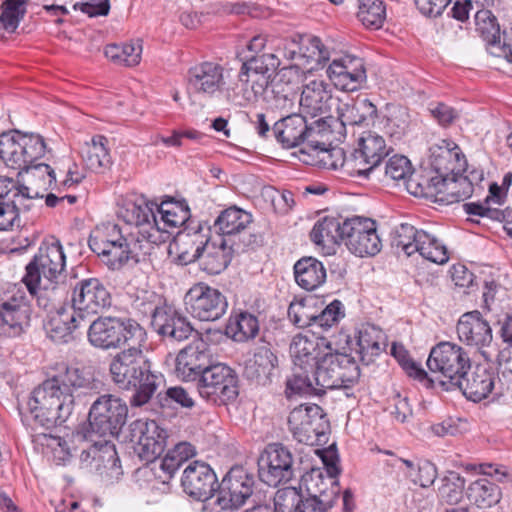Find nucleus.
<instances>
[{
	"label": "nucleus",
	"instance_id": "obj_1",
	"mask_svg": "<svg viewBox=\"0 0 512 512\" xmlns=\"http://www.w3.org/2000/svg\"><path fill=\"white\" fill-rule=\"evenodd\" d=\"M86 332L89 343L100 350H118L111 359L109 371L112 381L121 389L133 390L132 407L149 403L163 376L153 370V364L143 351L146 332L134 319L128 317L99 316L90 321Z\"/></svg>",
	"mask_w": 512,
	"mask_h": 512
},
{
	"label": "nucleus",
	"instance_id": "obj_2",
	"mask_svg": "<svg viewBox=\"0 0 512 512\" xmlns=\"http://www.w3.org/2000/svg\"><path fill=\"white\" fill-rule=\"evenodd\" d=\"M126 403L112 394L99 396L89 410L88 426L84 423L72 432L70 442L78 446L66 447V458L76 456L78 448L80 468L113 482L123 474L115 444L106 437L118 436L126 423Z\"/></svg>",
	"mask_w": 512,
	"mask_h": 512
},
{
	"label": "nucleus",
	"instance_id": "obj_3",
	"mask_svg": "<svg viewBox=\"0 0 512 512\" xmlns=\"http://www.w3.org/2000/svg\"><path fill=\"white\" fill-rule=\"evenodd\" d=\"M330 125L322 118L309 122L301 114H291L277 121L273 126V134L283 148H294L302 145L298 151V159L307 165L318 162V156L326 152L323 138L330 133Z\"/></svg>",
	"mask_w": 512,
	"mask_h": 512
},
{
	"label": "nucleus",
	"instance_id": "obj_4",
	"mask_svg": "<svg viewBox=\"0 0 512 512\" xmlns=\"http://www.w3.org/2000/svg\"><path fill=\"white\" fill-rule=\"evenodd\" d=\"M72 314L66 322V343L71 340L83 339L91 316L111 305V295L107 288L96 278L78 282L72 294Z\"/></svg>",
	"mask_w": 512,
	"mask_h": 512
},
{
	"label": "nucleus",
	"instance_id": "obj_5",
	"mask_svg": "<svg viewBox=\"0 0 512 512\" xmlns=\"http://www.w3.org/2000/svg\"><path fill=\"white\" fill-rule=\"evenodd\" d=\"M360 377V369L355 356L345 353H326L309 375L310 387L302 394L322 396L327 390L349 388Z\"/></svg>",
	"mask_w": 512,
	"mask_h": 512
},
{
	"label": "nucleus",
	"instance_id": "obj_6",
	"mask_svg": "<svg viewBox=\"0 0 512 512\" xmlns=\"http://www.w3.org/2000/svg\"><path fill=\"white\" fill-rule=\"evenodd\" d=\"M268 50L270 54L277 56L279 67L283 60H297L295 65L289 67L300 68L303 73L320 69L330 58L328 49L320 38L315 36L304 38L295 35L287 38H272Z\"/></svg>",
	"mask_w": 512,
	"mask_h": 512
},
{
	"label": "nucleus",
	"instance_id": "obj_7",
	"mask_svg": "<svg viewBox=\"0 0 512 512\" xmlns=\"http://www.w3.org/2000/svg\"><path fill=\"white\" fill-rule=\"evenodd\" d=\"M427 366L432 373L429 384L438 385L445 391H454L471 362L466 352L458 345L441 342L433 347L427 359Z\"/></svg>",
	"mask_w": 512,
	"mask_h": 512
},
{
	"label": "nucleus",
	"instance_id": "obj_8",
	"mask_svg": "<svg viewBox=\"0 0 512 512\" xmlns=\"http://www.w3.org/2000/svg\"><path fill=\"white\" fill-rule=\"evenodd\" d=\"M45 153L46 143L40 134L14 129L0 135V160L7 168L17 170L18 177Z\"/></svg>",
	"mask_w": 512,
	"mask_h": 512
},
{
	"label": "nucleus",
	"instance_id": "obj_9",
	"mask_svg": "<svg viewBox=\"0 0 512 512\" xmlns=\"http://www.w3.org/2000/svg\"><path fill=\"white\" fill-rule=\"evenodd\" d=\"M64 270V251L59 239L51 237L39 248L38 254L26 266L23 282L31 295H36L41 287L42 276L46 280L45 290L55 289L57 279Z\"/></svg>",
	"mask_w": 512,
	"mask_h": 512
},
{
	"label": "nucleus",
	"instance_id": "obj_10",
	"mask_svg": "<svg viewBox=\"0 0 512 512\" xmlns=\"http://www.w3.org/2000/svg\"><path fill=\"white\" fill-rule=\"evenodd\" d=\"M293 359V372L286 381V394H302L305 387H310L309 375L323 357L321 344L314 335L302 333L295 335L290 344Z\"/></svg>",
	"mask_w": 512,
	"mask_h": 512
},
{
	"label": "nucleus",
	"instance_id": "obj_11",
	"mask_svg": "<svg viewBox=\"0 0 512 512\" xmlns=\"http://www.w3.org/2000/svg\"><path fill=\"white\" fill-rule=\"evenodd\" d=\"M61 375H53L36 387L28 400V408L35 420L46 428L62 426L64 419L61 410L64 407Z\"/></svg>",
	"mask_w": 512,
	"mask_h": 512
},
{
	"label": "nucleus",
	"instance_id": "obj_12",
	"mask_svg": "<svg viewBox=\"0 0 512 512\" xmlns=\"http://www.w3.org/2000/svg\"><path fill=\"white\" fill-rule=\"evenodd\" d=\"M199 395L216 405L226 404L238 396V377L225 364L211 365L204 371L197 383Z\"/></svg>",
	"mask_w": 512,
	"mask_h": 512
},
{
	"label": "nucleus",
	"instance_id": "obj_13",
	"mask_svg": "<svg viewBox=\"0 0 512 512\" xmlns=\"http://www.w3.org/2000/svg\"><path fill=\"white\" fill-rule=\"evenodd\" d=\"M289 429L300 443L314 445L322 440L329 428L323 409L317 404H302L288 416Z\"/></svg>",
	"mask_w": 512,
	"mask_h": 512
},
{
	"label": "nucleus",
	"instance_id": "obj_14",
	"mask_svg": "<svg viewBox=\"0 0 512 512\" xmlns=\"http://www.w3.org/2000/svg\"><path fill=\"white\" fill-rule=\"evenodd\" d=\"M186 311L200 321H216L227 311L226 297L203 282L194 284L184 296Z\"/></svg>",
	"mask_w": 512,
	"mask_h": 512
},
{
	"label": "nucleus",
	"instance_id": "obj_15",
	"mask_svg": "<svg viewBox=\"0 0 512 512\" xmlns=\"http://www.w3.org/2000/svg\"><path fill=\"white\" fill-rule=\"evenodd\" d=\"M291 450L281 443L269 444L259 460V478L269 486L285 484L295 477Z\"/></svg>",
	"mask_w": 512,
	"mask_h": 512
},
{
	"label": "nucleus",
	"instance_id": "obj_16",
	"mask_svg": "<svg viewBox=\"0 0 512 512\" xmlns=\"http://www.w3.org/2000/svg\"><path fill=\"white\" fill-rule=\"evenodd\" d=\"M343 244L360 257L375 256L381 251L382 242L377 233L376 222L370 218L354 216L346 218Z\"/></svg>",
	"mask_w": 512,
	"mask_h": 512
},
{
	"label": "nucleus",
	"instance_id": "obj_17",
	"mask_svg": "<svg viewBox=\"0 0 512 512\" xmlns=\"http://www.w3.org/2000/svg\"><path fill=\"white\" fill-rule=\"evenodd\" d=\"M166 431L154 420L138 419L129 425V438L134 443V450L147 463L157 465V458L166 446Z\"/></svg>",
	"mask_w": 512,
	"mask_h": 512
},
{
	"label": "nucleus",
	"instance_id": "obj_18",
	"mask_svg": "<svg viewBox=\"0 0 512 512\" xmlns=\"http://www.w3.org/2000/svg\"><path fill=\"white\" fill-rule=\"evenodd\" d=\"M457 334L462 343L476 349L485 361H493L492 328L479 311L467 312L460 317L457 323Z\"/></svg>",
	"mask_w": 512,
	"mask_h": 512
},
{
	"label": "nucleus",
	"instance_id": "obj_19",
	"mask_svg": "<svg viewBox=\"0 0 512 512\" xmlns=\"http://www.w3.org/2000/svg\"><path fill=\"white\" fill-rule=\"evenodd\" d=\"M181 485L196 500H208L217 491L218 480L213 469L201 461H193L183 471Z\"/></svg>",
	"mask_w": 512,
	"mask_h": 512
},
{
	"label": "nucleus",
	"instance_id": "obj_20",
	"mask_svg": "<svg viewBox=\"0 0 512 512\" xmlns=\"http://www.w3.org/2000/svg\"><path fill=\"white\" fill-rule=\"evenodd\" d=\"M327 74L336 88L350 92L360 89L367 79L363 59L350 55L333 60Z\"/></svg>",
	"mask_w": 512,
	"mask_h": 512
},
{
	"label": "nucleus",
	"instance_id": "obj_21",
	"mask_svg": "<svg viewBox=\"0 0 512 512\" xmlns=\"http://www.w3.org/2000/svg\"><path fill=\"white\" fill-rule=\"evenodd\" d=\"M329 85L323 80H313L303 86L299 105L300 113L308 121L322 118L327 123L333 97Z\"/></svg>",
	"mask_w": 512,
	"mask_h": 512
},
{
	"label": "nucleus",
	"instance_id": "obj_22",
	"mask_svg": "<svg viewBox=\"0 0 512 512\" xmlns=\"http://www.w3.org/2000/svg\"><path fill=\"white\" fill-rule=\"evenodd\" d=\"M495 372L491 366L477 364L472 370L467 369L461 378V384L456 383L455 390L473 402H479L489 396L495 389Z\"/></svg>",
	"mask_w": 512,
	"mask_h": 512
},
{
	"label": "nucleus",
	"instance_id": "obj_23",
	"mask_svg": "<svg viewBox=\"0 0 512 512\" xmlns=\"http://www.w3.org/2000/svg\"><path fill=\"white\" fill-rule=\"evenodd\" d=\"M117 215L126 224L138 228V233L145 237H151L153 230L161 229L155 214V203L144 198L126 202L119 208Z\"/></svg>",
	"mask_w": 512,
	"mask_h": 512
},
{
	"label": "nucleus",
	"instance_id": "obj_24",
	"mask_svg": "<svg viewBox=\"0 0 512 512\" xmlns=\"http://www.w3.org/2000/svg\"><path fill=\"white\" fill-rule=\"evenodd\" d=\"M429 162L435 174L447 177L461 171L465 163L459 146L449 139H440L429 147Z\"/></svg>",
	"mask_w": 512,
	"mask_h": 512
},
{
	"label": "nucleus",
	"instance_id": "obj_25",
	"mask_svg": "<svg viewBox=\"0 0 512 512\" xmlns=\"http://www.w3.org/2000/svg\"><path fill=\"white\" fill-rule=\"evenodd\" d=\"M339 472V468L335 464L327 465L329 476H324L320 469L313 468L301 476V485L305 487L308 497L319 499L327 497L331 502L336 503L340 488L334 478Z\"/></svg>",
	"mask_w": 512,
	"mask_h": 512
},
{
	"label": "nucleus",
	"instance_id": "obj_26",
	"mask_svg": "<svg viewBox=\"0 0 512 512\" xmlns=\"http://www.w3.org/2000/svg\"><path fill=\"white\" fill-rule=\"evenodd\" d=\"M152 329L160 336L175 342L188 339L195 331L186 316L168 306L163 312L156 314Z\"/></svg>",
	"mask_w": 512,
	"mask_h": 512
},
{
	"label": "nucleus",
	"instance_id": "obj_27",
	"mask_svg": "<svg viewBox=\"0 0 512 512\" xmlns=\"http://www.w3.org/2000/svg\"><path fill=\"white\" fill-rule=\"evenodd\" d=\"M255 485L253 475L243 467H233L217 485V491L233 503L242 506L251 497Z\"/></svg>",
	"mask_w": 512,
	"mask_h": 512
},
{
	"label": "nucleus",
	"instance_id": "obj_28",
	"mask_svg": "<svg viewBox=\"0 0 512 512\" xmlns=\"http://www.w3.org/2000/svg\"><path fill=\"white\" fill-rule=\"evenodd\" d=\"M223 71L217 63H200L188 70V83L196 92L213 96L224 85Z\"/></svg>",
	"mask_w": 512,
	"mask_h": 512
},
{
	"label": "nucleus",
	"instance_id": "obj_29",
	"mask_svg": "<svg viewBox=\"0 0 512 512\" xmlns=\"http://www.w3.org/2000/svg\"><path fill=\"white\" fill-rule=\"evenodd\" d=\"M272 74L253 72L252 70L240 69L238 74L239 82L242 84V95L226 90V100L236 106H245L254 102L266 91Z\"/></svg>",
	"mask_w": 512,
	"mask_h": 512
},
{
	"label": "nucleus",
	"instance_id": "obj_30",
	"mask_svg": "<svg viewBox=\"0 0 512 512\" xmlns=\"http://www.w3.org/2000/svg\"><path fill=\"white\" fill-rule=\"evenodd\" d=\"M384 334L374 325H363L350 342V350L364 365H369L382 351Z\"/></svg>",
	"mask_w": 512,
	"mask_h": 512
},
{
	"label": "nucleus",
	"instance_id": "obj_31",
	"mask_svg": "<svg viewBox=\"0 0 512 512\" xmlns=\"http://www.w3.org/2000/svg\"><path fill=\"white\" fill-rule=\"evenodd\" d=\"M277 365V356L272 352L269 344H264L256 349L253 358L246 363L244 375L248 380L265 386L271 382Z\"/></svg>",
	"mask_w": 512,
	"mask_h": 512
},
{
	"label": "nucleus",
	"instance_id": "obj_32",
	"mask_svg": "<svg viewBox=\"0 0 512 512\" xmlns=\"http://www.w3.org/2000/svg\"><path fill=\"white\" fill-rule=\"evenodd\" d=\"M210 366L208 355L204 351L188 346L177 355L175 372L183 381H199Z\"/></svg>",
	"mask_w": 512,
	"mask_h": 512
},
{
	"label": "nucleus",
	"instance_id": "obj_33",
	"mask_svg": "<svg viewBox=\"0 0 512 512\" xmlns=\"http://www.w3.org/2000/svg\"><path fill=\"white\" fill-rule=\"evenodd\" d=\"M337 113L343 126L368 125L377 117V108L367 98L338 100Z\"/></svg>",
	"mask_w": 512,
	"mask_h": 512
},
{
	"label": "nucleus",
	"instance_id": "obj_34",
	"mask_svg": "<svg viewBox=\"0 0 512 512\" xmlns=\"http://www.w3.org/2000/svg\"><path fill=\"white\" fill-rule=\"evenodd\" d=\"M234 248L222 236L212 239L201 255V268L208 274L221 273L230 264Z\"/></svg>",
	"mask_w": 512,
	"mask_h": 512
},
{
	"label": "nucleus",
	"instance_id": "obj_35",
	"mask_svg": "<svg viewBox=\"0 0 512 512\" xmlns=\"http://www.w3.org/2000/svg\"><path fill=\"white\" fill-rule=\"evenodd\" d=\"M322 154L336 158V160L330 164L331 167L337 169L340 166L351 176L368 178L370 174L376 170V167L372 165L369 158L364 156L360 148L355 149L348 156L341 148H332L330 150L326 148V152H322Z\"/></svg>",
	"mask_w": 512,
	"mask_h": 512
},
{
	"label": "nucleus",
	"instance_id": "obj_36",
	"mask_svg": "<svg viewBox=\"0 0 512 512\" xmlns=\"http://www.w3.org/2000/svg\"><path fill=\"white\" fill-rule=\"evenodd\" d=\"M293 269L296 283L306 291H314L321 287L327 278L324 264L312 256L300 258Z\"/></svg>",
	"mask_w": 512,
	"mask_h": 512
},
{
	"label": "nucleus",
	"instance_id": "obj_37",
	"mask_svg": "<svg viewBox=\"0 0 512 512\" xmlns=\"http://www.w3.org/2000/svg\"><path fill=\"white\" fill-rule=\"evenodd\" d=\"M346 218L325 216L319 219L310 232V239L319 246L343 244Z\"/></svg>",
	"mask_w": 512,
	"mask_h": 512
},
{
	"label": "nucleus",
	"instance_id": "obj_38",
	"mask_svg": "<svg viewBox=\"0 0 512 512\" xmlns=\"http://www.w3.org/2000/svg\"><path fill=\"white\" fill-rule=\"evenodd\" d=\"M460 172L455 171L448 174L447 177H441L439 182L441 204L464 201L472 196L474 191L473 184L467 176L462 175Z\"/></svg>",
	"mask_w": 512,
	"mask_h": 512
},
{
	"label": "nucleus",
	"instance_id": "obj_39",
	"mask_svg": "<svg viewBox=\"0 0 512 512\" xmlns=\"http://www.w3.org/2000/svg\"><path fill=\"white\" fill-rule=\"evenodd\" d=\"M252 222V215L237 206H231L217 216L214 221V228L218 236H230L245 230Z\"/></svg>",
	"mask_w": 512,
	"mask_h": 512
},
{
	"label": "nucleus",
	"instance_id": "obj_40",
	"mask_svg": "<svg viewBox=\"0 0 512 512\" xmlns=\"http://www.w3.org/2000/svg\"><path fill=\"white\" fill-rule=\"evenodd\" d=\"M42 198V193L21 184L20 180L15 182L9 177H0V202H19L25 205V210H30L34 199Z\"/></svg>",
	"mask_w": 512,
	"mask_h": 512
},
{
	"label": "nucleus",
	"instance_id": "obj_41",
	"mask_svg": "<svg viewBox=\"0 0 512 512\" xmlns=\"http://www.w3.org/2000/svg\"><path fill=\"white\" fill-rule=\"evenodd\" d=\"M425 241H430L428 232L419 230L408 223H402L394 229L391 245L405 255L411 256L416 253L417 243L425 244Z\"/></svg>",
	"mask_w": 512,
	"mask_h": 512
},
{
	"label": "nucleus",
	"instance_id": "obj_42",
	"mask_svg": "<svg viewBox=\"0 0 512 512\" xmlns=\"http://www.w3.org/2000/svg\"><path fill=\"white\" fill-rule=\"evenodd\" d=\"M92 389L91 377L82 367H66V398L70 404H86Z\"/></svg>",
	"mask_w": 512,
	"mask_h": 512
},
{
	"label": "nucleus",
	"instance_id": "obj_43",
	"mask_svg": "<svg viewBox=\"0 0 512 512\" xmlns=\"http://www.w3.org/2000/svg\"><path fill=\"white\" fill-rule=\"evenodd\" d=\"M466 495L468 500L479 508H490L501 498L499 487L487 478H479L469 484Z\"/></svg>",
	"mask_w": 512,
	"mask_h": 512
},
{
	"label": "nucleus",
	"instance_id": "obj_44",
	"mask_svg": "<svg viewBox=\"0 0 512 512\" xmlns=\"http://www.w3.org/2000/svg\"><path fill=\"white\" fill-rule=\"evenodd\" d=\"M26 320L24 306L15 302H4L0 305V335H18L22 330V323Z\"/></svg>",
	"mask_w": 512,
	"mask_h": 512
},
{
	"label": "nucleus",
	"instance_id": "obj_45",
	"mask_svg": "<svg viewBox=\"0 0 512 512\" xmlns=\"http://www.w3.org/2000/svg\"><path fill=\"white\" fill-rule=\"evenodd\" d=\"M20 178H22V184L27 182L30 184L27 185L28 187H32L40 193L51 189L56 182L55 171L48 164L37 162L30 164ZM43 197L44 194H42Z\"/></svg>",
	"mask_w": 512,
	"mask_h": 512
},
{
	"label": "nucleus",
	"instance_id": "obj_46",
	"mask_svg": "<svg viewBox=\"0 0 512 512\" xmlns=\"http://www.w3.org/2000/svg\"><path fill=\"white\" fill-rule=\"evenodd\" d=\"M108 140L102 135L92 138L91 144L87 145L85 155L82 157L88 169L94 172H102L111 165V157L106 147Z\"/></svg>",
	"mask_w": 512,
	"mask_h": 512
},
{
	"label": "nucleus",
	"instance_id": "obj_47",
	"mask_svg": "<svg viewBox=\"0 0 512 512\" xmlns=\"http://www.w3.org/2000/svg\"><path fill=\"white\" fill-rule=\"evenodd\" d=\"M155 209L161 214L159 221L160 231L166 228L180 227L190 218V209L185 202L155 203Z\"/></svg>",
	"mask_w": 512,
	"mask_h": 512
},
{
	"label": "nucleus",
	"instance_id": "obj_48",
	"mask_svg": "<svg viewBox=\"0 0 512 512\" xmlns=\"http://www.w3.org/2000/svg\"><path fill=\"white\" fill-rule=\"evenodd\" d=\"M196 454L195 448L188 442H180L169 450L159 461V468L166 475L163 482L173 477L174 473Z\"/></svg>",
	"mask_w": 512,
	"mask_h": 512
},
{
	"label": "nucleus",
	"instance_id": "obj_49",
	"mask_svg": "<svg viewBox=\"0 0 512 512\" xmlns=\"http://www.w3.org/2000/svg\"><path fill=\"white\" fill-rule=\"evenodd\" d=\"M227 330L235 341L245 342L254 339L259 333L258 318L247 312H240L234 318H230Z\"/></svg>",
	"mask_w": 512,
	"mask_h": 512
},
{
	"label": "nucleus",
	"instance_id": "obj_50",
	"mask_svg": "<svg viewBox=\"0 0 512 512\" xmlns=\"http://www.w3.org/2000/svg\"><path fill=\"white\" fill-rule=\"evenodd\" d=\"M441 177L442 176L435 174L430 177H422V179L419 180L412 174L406 181L405 187L410 194L416 197L433 199L435 202L440 203L441 188L439 187V182Z\"/></svg>",
	"mask_w": 512,
	"mask_h": 512
},
{
	"label": "nucleus",
	"instance_id": "obj_51",
	"mask_svg": "<svg viewBox=\"0 0 512 512\" xmlns=\"http://www.w3.org/2000/svg\"><path fill=\"white\" fill-rule=\"evenodd\" d=\"M142 46L139 41L136 44H109L105 47L104 54L115 64L128 67L139 64Z\"/></svg>",
	"mask_w": 512,
	"mask_h": 512
},
{
	"label": "nucleus",
	"instance_id": "obj_52",
	"mask_svg": "<svg viewBox=\"0 0 512 512\" xmlns=\"http://www.w3.org/2000/svg\"><path fill=\"white\" fill-rule=\"evenodd\" d=\"M93 252L109 269L119 270L131 261V255L135 251H129V241L126 240Z\"/></svg>",
	"mask_w": 512,
	"mask_h": 512
},
{
	"label": "nucleus",
	"instance_id": "obj_53",
	"mask_svg": "<svg viewBox=\"0 0 512 512\" xmlns=\"http://www.w3.org/2000/svg\"><path fill=\"white\" fill-rule=\"evenodd\" d=\"M128 240L121 232L119 226L115 223H104L95 228L89 238V247L92 251L106 248Z\"/></svg>",
	"mask_w": 512,
	"mask_h": 512
},
{
	"label": "nucleus",
	"instance_id": "obj_54",
	"mask_svg": "<svg viewBox=\"0 0 512 512\" xmlns=\"http://www.w3.org/2000/svg\"><path fill=\"white\" fill-rule=\"evenodd\" d=\"M211 240L210 226H203L201 224L197 228H185L179 231L176 237L178 246L188 247L190 250L201 255Z\"/></svg>",
	"mask_w": 512,
	"mask_h": 512
},
{
	"label": "nucleus",
	"instance_id": "obj_55",
	"mask_svg": "<svg viewBox=\"0 0 512 512\" xmlns=\"http://www.w3.org/2000/svg\"><path fill=\"white\" fill-rule=\"evenodd\" d=\"M386 16L385 7L380 0H361L357 13L358 19L368 28L378 29Z\"/></svg>",
	"mask_w": 512,
	"mask_h": 512
},
{
	"label": "nucleus",
	"instance_id": "obj_56",
	"mask_svg": "<svg viewBox=\"0 0 512 512\" xmlns=\"http://www.w3.org/2000/svg\"><path fill=\"white\" fill-rule=\"evenodd\" d=\"M358 148L363 152L366 158H369L372 165L376 168L382 158L387 155L385 140L371 131L365 132L358 141Z\"/></svg>",
	"mask_w": 512,
	"mask_h": 512
},
{
	"label": "nucleus",
	"instance_id": "obj_57",
	"mask_svg": "<svg viewBox=\"0 0 512 512\" xmlns=\"http://www.w3.org/2000/svg\"><path fill=\"white\" fill-rule=\"evenodd\" d=\"M465 479L455 471H448L441 478V486L438 488L439 497L449 504H456L462 498Z\"/></svg>",
	"mask_w": 512,
	"mask_h": 512
},
{
	"label": "nucleus",
	"instance_id": "obj_58",
	"mask_svg": "<svg viewBox=\"0 0 512 512\" xmlns=\"http://www.w3.org/2000/svg\"><path fill=\"white\" fill-rule=\"evenodd\" d=\"M305 498L301 488L279 489L274 496V512H298L301 510Z\"/></svg>",
	"mask_w": 512,
	"mask_h": 512
},
{
	"label": "nucleus",
	"instance_id": "obj_59",
	"mask_svg": "<svg viewBox=\"0 0 512 512\" xmlns=\"http://www.w3.org/2000/svg\"><path fill=\"white\" fill-rule=\"evenodd\" d=\"M27 0H5L0 23L7 32H14L26 13Z\"/></svg>",
	"mask_w": 512,
	"mask_h": 512
},
{
	"label": "nucleus",
	"instance_id": "obj_60",
	"mask_svg": "<svg viewBox=\"0 0 512 512\" xmlns=\"http://www.w3.org/2000/svg\"><path fill=\"white\" fill-rule=\"evenodd\" d=\"M430 241H425V244L417 243V250L424 259L429 260L436 264H444L449 260L448 251L434 235L428 233Z\"/></svg>",
	"mask_w": 512,
	"mask_h": 512
},
{
	"label": "nucleus",
	"instance_id": "obj_61",
	"mask_svg": "<svg viewBox=\"0 0 512 512\" xmlns=\"http://www.w3.org/2000/svg\"><path fill=\"white\" fill-rule=\"evenodd\" d=\"M430 241H425V244L417 243V250L424 259L429 260L436 264H444L449 260L448 251L434 235L428 233Z\"/></svg>",
	"mask_w": 512,
	"mask_h": 512
},
{
	"label": "nucleus",
	"instance_id": "obj_62",
	"mask_svg": "<svg viewBox=\"0 0 512 512\" xmlns=\"http://www.w3.org/2000/svg\"><path fill=\"white\" fill-rule=\"evenodd\" d=\"M345 315L344 307L341 301L333 300L319 314H315L314 327L326 331L337 325Z\"/></svg>",
	"mask_w": 512,
	"mask_h": 512
},
{
	"label": "nucleus",
	"instance_id": "obj_63",
	"mask_svg": "<svg viewBox=\"0 0 512 512\" xmlns=\"http://www.w3.org/2000/svg\"><path fill=\"white\" fill-rule=\"evenodd\" d=\"M385 176L393 181H406L413 174L410 160L403 155H394L385 165Z\"/></svg>",
	"mask_w": 512,
	"mask_h": 512
},
{
	"label": "nucleus",
	"instance_id": "obj_64",
	"mask_svg": "<svg viewBox=\"0 0 512 512\" xmlns=\"http://www.w3.org/2000/svg\"><path fill=\"white\" fill-rule=\"evenodd\" d=\"M279 68V61L276 55L268 52L254 54L243 62L241 69L252 70L253 72L273 74Z\"/></svg>",
	"mask_w": 512,
	"mask_h": 512
}]
</instances>
